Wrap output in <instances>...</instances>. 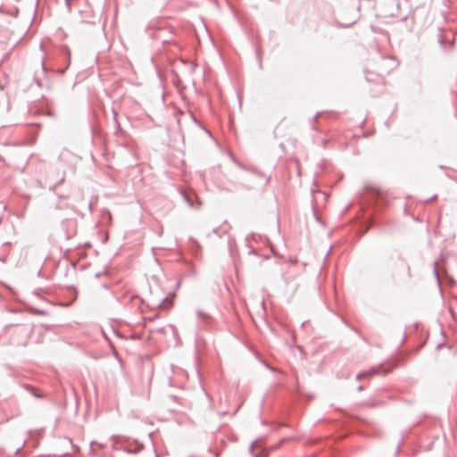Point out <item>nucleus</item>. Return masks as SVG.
I'll return each instance as SVG.
<instances>
[{"instance_id": "obj_5", "label": "nucleus", "mask_w": 457, "mask_h": 457, "mask_svg": "<svg viewBox=\"0 0 457 457\" xmlns=\"http://www.w3.org/2000/svg\"><path fill=\"white\" fill-rule=\"evenodd\" d=\"M434 276H435V278L436 280V283H437L438 287H440V278H439V273H438L436 262H434Z\"/></svg>"}, {"instance_id": "obj_9", "label": "nucleus", "mask_w": 457, "mask_h": 457, "mask_svg": "<svg viewBox=\"0 0 457 457\" xmlns=\"http://www.w3.org/2000/svg\"><path fill=\"white\" fill-rule=\"evenodd\" d=\"M65 4L68 8V11L71 12V0H65Z\"/></svg>"}, {"instance_id": "obj_8", "label": "nucleus", "mask_w": 457, "mask_h": 457, "mask_svg": "<svg viewBox=\"0 0 457 457\" xmlns=\"http://www.w3.org/2000/svg\"><path fill=\"white\" fill-rule=\"evenodd\" d=\"M27 388L31 392V394H33V395H35L36 397H40V395H37V394L35 392V390H34V388H33L32 386H27Z\"/></svg>"}, {"instance_id": "obj_1", "label": "nucleus", "mask_w": 457, "mask_h": 457, "mask_svg": "<svg viewBox=\"0 0 457 457\" xmlns=\"http://www.w3.org/2000/svg\"><path fill=\"white\" fill-rule=\"evenodd\" d=\"M395 67V62L389 56H378L374 61L373 71L378 76L388 74Z\"/></svg>"}, {"instance_id": "obj_15", "label": "nucleus", "mask_w": 457, "mask_h": 457, "mask_svg": "<svg viewBox=\"0 0 457 457\" xmlns=\"http://www.w3.org/2000/svg\"><path fill=\"white\" fill-rule=\"evenodd\" d=\"M357 390H358L359 392L362 391V390H363V386H358V388H357Z\"/></svg>"}, {"instance_id": "obj_17", "label": "nucleus", "mask_w": 457, "mask_h": 457, "mask_svg": "<svg viewBox=\"0 0 457 457\" xmlns=\"http://www.w3.org/2000/svg\"><path fill=\"white\" fill-rule=\"evenodd\" d=\"M200 205H201V203H200V202H197V206H196V208H198Z\"/></svg>"}, {"instance_id": "obj_4", "label": "nucleus", "mask_w": 457, "mask_h": 457, "mask_svg": "<svg viewBox=\"0 0 457 457\" xmlns=\"http://www.w3.org/2000/svg\"><path fill=\"white\" fill-rule=\"evenodd\" d=\"M182 197L183 199L186 201V203L191 207V208H195V204L193 202V200L191 199L190 195H187V193L183 192L182 193Z\"/></svg>"}, {"instance_id": "obj_6", "label": "nucleus", "mask_w": 457, "mask_h": 457, "mask_svg": "<svg viewBox=\"0 0 457 457\" xmlns=\"http://www.w3.org/2000/svg\"><path fill=\"white\" fill-rule=\"evenodd\" d=\"M197 315L204 321H207L210 319V316L207 313H205V312H202L200 310L197 311Z\"/></svg>"}, {"instance_id": "obj_2", "label": "nucleus", "mask_w": 457, "mask_h": 457, "mask_svg": "<svg viewBox=\"0 0 457 457\" xmlns=\"http://www.w3.org/2000/svg\"><path fill=\"white\" fill-rule=\"evenodd\" d=\"M250 453L253 457H267L268 452L258 440L253 441L250 446Z\"/></svg>"}, {"instance_id": "obj_18", "label": "nucleus", "mask_w": 457, "mask_h": 457, "mask_svg": "<svg viewBox=\"0 0 457 457\" xmlns=\"http://www.w3.org/2000/svg\"><path fill=\"white\" fill-rule=\"evenodd\" d=\"M63 180H64V179L62 178L61 180L59 181V183H62Z\"/></svg>"}, {"instance_id": "obj_3", "label": "nucleus", "mask_w": 457, "mask_h": 457, "mask_svg": "<svg viewBox=\"0 0 457 457\" xmlns=\"http://www.w3.org/2000/svg\"><path fill=\"white\" fill-rule=\"evenodd\" d=\"M390 371L389 369H385L382 365L378 367H373L366 372H361L356 375V379H360L361 378H370L374 375L379 374H386Z\"/></svg>"}, {"instance_id": "obj_10", "label": "nucleus", "mask_w": 457, "mask_h": 457, "mask_svg": "<svg viewBox=\"0 0 457 457\" xmlns=\"http://www.w3.org/2000/svg\"><path fill=\"white\" fill-rule=\"evenodd\" d=\"M247 176L251 177V178H257L258 177V175L254 174V173H247Z\"/></svg>"}, {"instance_id": "obj_12", "label": "nucleus", "mask_w": 457, "mask_h": 457, "mask_svg": "<svg viewBox=\"0 0 457 457\" xmlns=\"http://www.w3.org/2000/svg\"><path fill=\"white\" fill-rule=\"evenodd\" d=\"M41 66H42V70H43L44 71H46L45 61H42V62H41Z\"/></svg>"}, {"instance_id": "obj_7", "label": "nucleus", "mask_w": 457, "mask_h": 457, "mask_svg": "<svg viewBox=\"0 0 457 457\" xmlns=\"http://www.w3.org/2000/svg\"><path fill=\"white\" fill-rule=\"evenodd\" d=\"M244 180L245 183H243V186L245 187L246 188H252L253 187V185L251 184V183H248L249 182V179H246V178H243L242 179Z\"/></svg>"}, {"instance_id": "obj_11", "label": "nucleus", "mask_w": 457, "mask_h": 457, "mask_svg": "<svg viewBox=\"0 0 457 457\" xmlns=\"http://www.w3.org/2000/svg\"><path fill=\"white\" fill-rule=\"evenodd\" d=\"M167 300H168V299H167L166 297L162 298V302L160 303V304H159V305H160V306H163L164 303H165V302H167Z\"/></svg>"}, {"instance_id": "obj_13", "label": "nucleus", "mask_w": 457, "mask_h": 457, "mask_svg": "<svg viewBox=\"0 0 457 457\" xmlns=\"http://www.w3.org/2000/svg\"><path fill=\"white\" fill-rule=\"evenodd\" d=\"M250 237H252L253 239H255L254 236H247L245 238L247 242H250Z\"/></svg>"}, {"instance_id": "obj_14", "label": "nucleus", "mask_w": 457, "mask_h": 457, "mask_svg": "<svg viewBox=\"0 0 457 457\" xmlns=\"http://www.w3.org/2000/svg\"><path fill=\"white\" fill-rule=\"evenodd\" d=\"M320 116V113H317L314 117H313V120L316 121L318 120Z\"/></svg>"}, {"instance_id": "obj_16", "label": "nucleus", "mask_w": 457, "mask_h": 457, "mask_svg": "<svg viewBox=\"0 0 457 457\" xmlns=\"http://www.w3.org/2000/svg\"><path fill=\"white\" fill-rule=\"evenodd\" d=\"M407 270H408V274H409V276H410V275H411V272H410V267H409V266H408V268H407Z\"/></svg>"}]
</instances>
